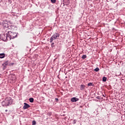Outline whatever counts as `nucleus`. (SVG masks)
Masks as SVG:
<instances>
[{"label":"nucleus","instance_id":"1","mask_svg":"<svg viewBox=\"0 0 125 125\" xmlns=\"http://www.w3.org/2000/svg\"><path fill=\"white\" fill-rule=\"evenodd\" d=\"M0 25L4 32H7V30H8V29H14V28H15L14 25L8 24V22L7 21L2 22L0 23Z\"/></svg>","mask_w":125,"mask_h":125},{"label":"nucleus","instance_id":"2","mask_svg":"<svg viewBox=\"0 0 125 125\" xmlns=\"http://www.w3.org/2000/svg\"><path fill=\"white\" fill-rule=\"evenodd\" d=\"M12 102H13V101L11 98L7 97L2 102V106H9V105H11V104H12Z\"/></svg>","mask_w":125,"mask_h":125},{"label":"nucleus","instance_id":"3","mask_svg":"<svg viewBox=\"0 0 125 125\" xmlns=\"http://www.w3.org/2000/svg\"><path fill=\"white\" fill-rule=\"evenodd\" d=\"M8 41L13 40L15 38H17V33L13 32L12 31H8Z\"/></svg>","mask_w":125,"mask_h":125},{"label":"nucleus","instance_id":"4","mask_svg":"<svg viewBox=\"0 0 125 125\" xmlns=\"http://www.w3.org/2000/svg\"><path fill=\"white\" fill-rule=\"evenodd\" d=\"M0 40H2L4 42H6V41H8V33L5 34H2L0 35Z\"/></svg>","mask_w":125,"mask_h":125},{"label":"nucleus","instance_id":"5","mask_svg":"<svg viewBox=\"0 0 125 125\" xmlns=\"http://www.w3.org/2000/svg\"><path fill=\"white\" fill-rule=\"evenodd\" d=\"M10 64V62H9L8 61H6L5 62H4L2 64V66H3V70H4L6 68V66H8V65L9 66Z\"/></svg>","mask_w":125,"mask_h":125},{"label":"nucleus","instance_id":"6","mask_svg":"<svg viewBox=\"0 0 125 125\" xmlns=\"http://www.w3.org/2000/svg\"><path fill=\"white\" fill-rule=\"evenodd\" d=\"M52 37L54 38V40H57L58 38L60 37V34L56 32L52 36Z\"/></svg>","mask_w":125,"mask_h":125},{"label":"nucleus","instance_id":"7","mask_svg":"<svg viewBox=\"0 0 125 125\" xmlns=\"http://www.w3.org/2000/svg\"><path fill=\"white\" fill-rule=\"evenodd\" d=\"M30 105L28 104L24 103V106L23 107V110H26V109H28V108H30Z\"/></svg>","mask_w":125,"mask_h":125},{"label":"nucleus","instance_id":"8","mask_svg":"<svg viewBox=\"0 0 125 125\" xmlns=\"http://www.w3.org/2000/svg\"><path fill=\"white\" fill-rule=\"evenodd\" d=\"M71 102H77V101H79V98H77L76 97H73L71 99Z\"/></svg>","mask_w":125,"mask_h":125},{"label":"nucleus","instance_id":"9","mask_svg":"<svg viewBox=\"0 0 125 125\" xmlns=\"http://www.w3.org/2000/svg\"><path fill=\"white\" fill-rule=\"evenodd\" d=\"M63 2H64L65 5H69L70 4V0H64Z\"/></svg>","mask_w":125,"mask_h":125},{"label":"nucleus","instance_id":"10","mask_svg":"<svg viewBox=\"0 0 125 125\" xmlns=\"http://www.w3.org/2000/svg\"><path fill=\"white\" fill-rule=\"evenodd\" d=\"M84 87H85V85L84 84H81L80 85L81 90H83V89H84Z\"/></svg>","mask_w":125,"mask_h":125},{"label":"nucleus","instance_id":"11","mask_svg":"<svg viewBox=\"0 0 125 125\" xmlns=\"http://www.w3.org/2000/svg\"><path fill=\"white\" fill-rule=\"evenodd\" d=\"M5 56V55H4V54L2 53V54H0V58H4Z\"/></svg>","mask_w":125,"mask_h":125},{"label":"nucleus","instance_id":"12","mask_svg":"<svg viewBox=\"0 0 125 125\" xmlns=\"http://www.w3.org/2000/svg\"><path fill=\"white\" fill-rule=\"evenodd\" d=\"M54 40H55V39H54V38H53V36H51L50 39V42L52 43L53 42Z\"/></svg>","mask_w":125,"mask_h":125},{"label":"nucleus","instance_id":"13","mask_svg":"<svg viewBox=\"0 0 125 125\" xmlns=\"http://www.w3.org/2000/svg\"><path fill=\"white\" fill-rule=\"evenodd\" d=\"M29 102H30V103H33V102H34V98H29Z\"/></svg>","mask_w":125,"mask_h":125},{"label":"nucleus","instance_id":"14","mask_svg":"<svg viewBox=\"0 0 125 125\" xmlns=\"http://www.w3.org/2000/svg\"><path fill=\"white\" fill-rule=\"evenodd\" d=\"M107 81V77H104L103 78V82H106Z\"/></svg>","mask_w":125,"mask_h":125},{"label":"nucleus","instance_id":"15","mask_svg":"<svg viewBox=\"0 0 125 125\" xmlns=\"http://www.w3.org/2000/svg\"><path fill=\"white\" fill-rule=\"evenodd\" d=\"M82 59H85L86 58V55H83L82 57Z\"/></svg>","mask_w":125,"mask_h":125},{"label":"nucleus","instance_id":"16","mask_svg":"<svg viewBox=\"0 0 125 125\" xmlns=\"http://www.w3.org/2000/svg\"><path fill=\"white\" fill-rule=\"evenodd\" d=\"M93 85V83H88V86H92Z\"/></svg>","mask_w":125,"mask_h":125},{"label":"nucleus","instance_id":"17","mask_svg":"<svg viewBox=\"0 0 125 125\" xmlns=\"http://www.w3.org/2000/svg\"><path fill=\"white\" fill-rule=\"evenodd\" d=\"M99 68H98V67H97L96 68H95L94 69V71H95V72H98V71H99Z\"/></svg>","mask_w":125,"mask_h":125},{"label":"nucleus","instance_id":"18","mask_svg":"<svg viewBox=\"0 0 125 125\" xmlns=\"http://www.w3.org/2000/svg\"><path fill=\"white\" fill-rule=\"evenodd\" d=\"M52 3H55L56 2V0H51Z\"/></svg>","mask_w":125,"mask_h":125},{"label":"nucleus","instance_id":"19","mask_svg":"<svg viewBox=\"0 0 125 125\" xmlns=\"http://www.w3.org/2000/svg\"><path fill=\"white\" fill-rule=\"evenodd\" d=\"M55 45H54V42H52L51 43V47H54Z\"/></svg>","mask_w":125,"mask_h":125},{"label":"nucleus","instance_id":"20","mask_svg":"<svg viewBox=\"0 0 125 125\" xmlns=\"http://www.w3.org/2000/svg\"><path fill=\"white\" fill-rule=\"evenodd\" d=\"M36 125V122L35 120L32 121V125Z\"/></svg>","mask_w":125,"mask_h":125},{"label":"nucleus","instance_id":"21","mask_svg":"<svg viewBox=\"0 0 125 125\" xmlns=\"http://www.w3.org/2000/svg\"><path fill=\"white\" fill-rule=\"evenodd\" d=\"M13 65H14V62H12V63H10V65H9V66H13Z\"/></svg>","mask_w":125,"mask_h":125},{"label":"nucleus","instance_id":"22","mask_svg":"<svg viewBox=\"0 0 125 125\" xmlns=\"http://www.w3.org/2000/svg\"><path fill=\"white\" fill-rule=\"evenodd\" d=\"M73 124H74V125H75V124H76V120H74Z\"/></svg>","mask_w":125,"mask_h":125},{"label":"nucleus","instance_id":"23","mask_svg":"<svg viewBox=\"0 0 125 125\" xmlns=\"http://www.w3.org/2000/svg\"><path fill=\"white\" fill-rule=\"evenodd\" d=\"M97 98L98 99H100V97L98 96V97H97Z\"/></svg>","mask_w":125,"mask_h":125},{"label":"nucleus","instance_id":"24","mask_svg":"<svg viewBox=\"0 0 125 125\" xmlns=\"http://www.w3.org/2000/svg\"><path fill=\"white\" fill-rule=\"evenodd\" d=\"M55 100H56L57 101H58V99L56 98V99H55Z\"/></svg>","mask_w":125,"mask_h":125},{"label":"nucleus","instance_id":"25","mask_svg":"<svg viewBox=\"0 0 125 125\" xmlns=\"http://www.w3.org/2000/svg\"><path fill=\"white\" fill-rule=\"evenodd\" d=\"M8 110L7 109H5V111L7 112Z\"/></svg>","mask_w":125,"mask_h":125},{"label":"nucleus","instance_id":"26","mask_svg":"<svg viewBox=\"0 0 125 125\" xmlns=\"http://www.w3.org/2000/svg\"><path fill=\"white\" fill-rule=\"evenodd\" d=\"M83 106L82 105L80 106V108H82Z\"/></svg>","mask_w":125,"mask_h":125},{"label":"nucleus","instance_id":"27","mask_svg":"<svg viewBox=\"0 0 125 125\" xmlns=\"http://www.w3.org/2000/svg\"><path fill=\"white\" fill-rule=\"evenodd\" d=\"M0 24H1V22H0Z\"/></svg>","mask_w":125,"mask_h":125},{"label":"nucleus","instance_id":"28","mask_svg":"<svg viewBox=\"0 0 125 125\" xmlns=\"http://www.w3.org/2000/svg\"><path fill=\"white\" fill-rule=\"evenodd\" d=\"M51 115V113H50V116Z\"/></svg>","mask_w":125,"mask_h":125}]
</instances>
